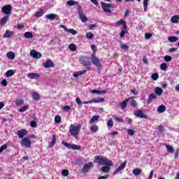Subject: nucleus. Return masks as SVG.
<instances>
[{"mask_svg":"<svg viewBox=\"0 0 179 179\" xmlns=\"http://www.w3.org/2000/svg\"><path fill=\"white\" fill-rule=\"evenodd\" d=\"M46 19H48L49 20H58L59 19V17L57 14H48L45 15Z\"/></svg>","mask_w":179,"mask_h":179,"instance_id":"2eb2a0df","label":"nucleus"},{"mask_svg":"<svg viewBox=\"0 0 179 179\" xmlns=\"http://www.w3.org/2000/svg\"><path fill=\"white\" fill-rule=\"evenodd\" d=\"M125 167H127V161H125L124 162H123L122 164H121L118 168H117L114 171H113V176H115L117 174H118V173H120V171H121V170H124V169H125Z\"/></svg>","mask_w":179,"mask_h":179,"instance_id":"1a4fd4ad","label":"nucleus"},{"mask_svg":"<svg viewBox=\"0 0 179 179\" xmlns=\"http://www.w3.org/2000/svg\"><path fill=\"white\" fill-rule=\"evenodd\" d=\"M94 162L97 163L98 164H102L103 166H114L113 161L100 155L94 157Z\"/></svg>","mask_w":179,"mask_h":179,"instance_id":"f257e3e1","label":"nucleus"},{"mask_svg":"<svg viewBox=\"0 0 179 179\" xmlns=\"http://www.w3.org/2000/svg\"><path fill=\"white\" fill-rule=\"evenodd\" d=\"M13 34H15L14 31L6 30L3 37V38H10V37L13 36Z\"/></svg>","mask_w":179,"mask_h":179,"instance_id":"aec40b11","label":"nucleus"},{"mask_svg":"<svg viewBox=\"0 0 179 179\" xmlns=\"http://www.w3.org/2000/svg\"><path fill=\"white\" fill-rule=\"evenodd\" d=\"M160 69L162 71H166L167 69V64L166 63H162L160 65Z\"/></svg>","mask_w":179,"mask_h":179,"instance_id":"864d4df0","label":"nucleus"},{"mask_svg":"<svg viewBox=\"0 0 179 179\" xmlns=\"http://www.w3.org/2000/svg\"><path fill=\"white\" fill-rule=\"evenodd\" d=\"M15 75V71L13 70H8L6 73V78H10V76H13Z\"/></svg>","mask_w":179,"mask_h":179,"instance_id":"7c9ffc66","label":"nucleus"},{"mask_svg":"<svg viewBox=\"0 0 179 179\" xmlns=\"http://www.w3.org/2000/svg\"><path fill=\"white\" fill-rule=\"evenodd\" d=\"M62 174L64 176V177H68V176H69V171L64 169L62 171Z\"/></svg>","mask_w":179,"mask_h":179,"instance_id":"3c124183","label":"nucleus"},{"mask_svg":"<svg viewBox=\"0 0 179 179\" xmlns=\"http://www.w3.org/2000/svg\"><path fill=\"white\" fill-rule=\"evenodd\" d=\"M131 99H132V97H129V99L123 101V102L120 103L121 110H125V108H127L128 101H129V100H131Z\"/></svg>","mask_w":179,"mask_h":179,"instance_id":"6ab92c4d","label":"nucleus"},{"mask_svg":"<svg viewBox=\"0 0 179 179\" xmlns=\"http://www.w3.org/2000/svg\"><path fill=\"white\" fill-rule=\"evenodd\" d=\"M179 15H174L171 18V22L172 23H178Z\"/></svg>","mask_w":179,"mask_h":179,"instance_id":"c756f323","label":"nucleus"},{"mask_svg":"<svg viewBox=\"0 0 179 179\" xmlns=\"http://www.w3.org/2000/svg\"><path fill=\"white\" fill-rule=\"evenodd\" d=\"M24 103V101L23 99H17L15 101L16 106H22Z\"/></svg>","mask_w":179,"mask_h":179,"instance_id":"603ef678","label":"nucleus"},{"mask_svg":"<svg viewBox=\"0 0 179 179\" xmlns=\"http://www.w3.org/2000/svg\"><path fill=\"white\" fill-rule=\"evenodd\" d=\"M164 61H166V62H170V61H171L172 58L171 56L169 55H166L164 58Z\"/></svg>","mask_w":179,"mask_h":179,"instance_id":"bf43d9fd","label":"nucleus"},{"mask_svg":"<svg viewBox=\"0 0 179 179\" xmlns=\"http://www.w3.org/2000/svg\"><path fill=\"white\" fill-rule=\"evenodd\" d=\"M130 104L131 107H136V106H138L136 101L135 99H133L132 97L131 99H130Z\"/></svg>","mask_w":179,"mask_h":179,"instance_id":"c03bdc74","label":"nucleus"},{"mask_svg":"<svg viewBox=\"0 0 179 179\" xmlns=\"http://www.w3.org/2000/svg\"><path fill=\"white\" fill-rule=\"evenodd\" d=\"M120 48L122 50H128V45H127L126 44H122L120 45Z\"/></svg>","mask_w":179,"mask_h":179,"instance_id":"774afa93","label":"nucleus"},{"mask_svg":"<svg viewBox=\"0 0 179 179\" xmlns=\"http://www.w3.org/2000/svg\"><path fill=\"white\" fill-rule=\"evenodd\" d=\"M126 33H128V29L127 26L122 28V31L120 34V36L121 37V38H124Z\"/></svg>","mask_w":179,"mask_h":179,"instance_id":"b1692460","label":"nucleus"},{"mask_svg":"<svg viewBox=\"0 0 179 179\" xmlns=\"http://www.w3.org/2000/svg\"><path fill=\"white\" fill-rule=\"evenodd\" d=\"M6 148H8V145L6 144L3 145L0 148V153H2V152H3L5 149H6Z\"/></svg>","mask_w":179,"mask_h":179,"instance_id":"052dcab7","label":"nucleus"},{"mask_svg":"<svg viewBox=\"0 0 179 179\" xmlns=\"http://www.w3.org/2000/svg\"><path fill=\"white\" fill-rule=\"evenodd\" d=\"M96 27H98L97 24H93L88 25V29L90 30H94V29H96Z\"/></svg>","mask_w":179,"mask_h":179,"instance_id":"8fccbe9b","label":"nucleus"},{"mask_svg":"<svg viewBox=\"0 0 179 179\" xmlns=\"http://www.w3.org/2000/svg\"><path fill=\"white\" fill-rule=\"evenodd\" d=\"M69 48L71 51H76V45L71 43L69 45Z\"/></svg>","mask_w":179,"mask_h":179,"instance_id":"09e8293b","label":"nucleus"},{"mask_svg":"<svg viewBox=\"0 0 179 179\" xmlns=\"http://www.w3.org/2000/svg\"><path fill=\"white\" fill-rule=\"evenodd\" d=\"M21 145L27 148H31V142L29 138H24L21 141Z\"/></svg>","mask_w":179,"mask_h":179,"instance_id":"0eeeda50","label":"nucleus"},{"mask_svg":"<svg viewBox=\"0 0 179 179\" xmlns=\"http://www.w3.org/2000/svg\"><path fill=\"white\" fill-rule=\"evenodd\" d=\"M43 15H44V11L43 10H40L35 13L36 17H41Z\"/></svg>","mask_w":179,"mask_h":179,"instance_id":"ea45409f","label":"nucleus"},{"mask_svg":"<svg viewBox=\"0 0 179 179\" xmlns=\"http://www.w3.org/2000/svg\"><path fill=\"white\" fill-rule=\"evenodd\" d=\"M1 86H3L4 87H6V86H8V81H6V79H3L1 82Z\"/></svg>","mask_w":179,"mask_h":179,"instance_id":"13d9d810","label":"nucleus"},{"mask_svg":"<svg viewBox=\"0 0 179 179\" xmlns=\"http://www.w3.org/2000/svg\"><path fill=\"white\" fill-rule=\"evenodd\" d=\"M80 62L84 66H90V65H92V62L89 60V57H81L80 58Z\"/></svg>","mask_w":179,"mask_h":179,"instance_id":"423d86ee","label":"nucleus"},{"mask_svg":"<svg viewBox=\"0 0 179 179\" xmlns=\"http://www.w3.org/2000/svg\"><path fill=\"white\" fill-rule=\"evenodd\" d=\"M101 6L106 13H108V16L111 15V9H114V3H108L106 2H101Z\"/></svg>","mask_w":179,"mask_h":179,"instance_id":"7ed1b4c3","label":"nucleus"},{"mask_svg":"<svg viewBox=\"0 0 179 179\" xmlns=\"http://www.w3.org/2000/svg\"><path fill=\"white\" fill-rule=\"evenodd\" d=\"M148 3H149V0H143L144 12H148Z\"/></svg>","mask_w":179,"mask_h":179,"instance_id":"79ce46f5","label":"nucleus"},{"mask_svg":"<svg viewBox=\"0 0 179 179\" xmlns=\"http://www.w3.org/2000/svg\"><path fill=\"white\" fill-rule=\"evenodd\" d=\"M71 110V106H65L63 108V111H69Z\"/></svg>","mask_w":179,"mask_h":179,"instance_id":"69168bd1","label":"nucleus"},{"mask_svg":"<svg viewBox=\"0 0 179 179\" xmlns=\"http://www.w3.org/2000/svg\"><path fill=\"white\" fill-rule=\"evenodd\" d=\"M81 128L82 125L80 124H78L77 126L71 124L69 132L72 136H74L76 139H78V136L79 135V132H80Z\"/></svg>","mask_w":179,"mask_h":179,"instance_id":"f03ea898","label":"nucleus"},{"mask_svg":"<svg viewBox=\"0 0 179 179\" xmlns=\"http://www.w3.org/2000/svg\"><path fill=\"white\" fill-rule=\"evenodd\" d=\"M86 38H87V40H92V38H94V34L92 32H87L85 35Z\"/></svg>","mask_w":179,"mask_h":179,"instance_id":"4c0bfd02","label":"nucleus"},{"mask_svg":"<svg viewBox=\"0 0 179 179\" xmlns=\"http://www.w3.org/2000/svg\"><path fill=\"white\" fill-rule=\"evenodd\" d=\"M30 127H31V128H36V127H37V123L35 121H31L30 122Z\"/></svg>","mask_w":179,"mask_h":179,"instance_id":"e2e57ef3","label":"nucleus"},{"mask_svg":"<svg viewBox=\"0 0 179 179\" xmlns=\"http://www.w3.org/2000/svg\"><path fill=\"white\" fill-rule=\"evenodd\" d=\"M61 116H59V115H57V116H56L55 117V122L56 123V124H59V122H61Z\"/></svg>","mask_w":179,"mask_h":179,"instance_id":"5fc2aeb1","label":"nucleus"},{"mask_svg":"<svg viewBox=\"0 0 179 179\" xmlns=\"http://www.w3.org/2000/svg\"><path fill=\"white\" fill-rule=\"evenodd\" d=\"M10 10H12V6L10 5H6L1 8V12L5 15H10Z\"/></svg>","mask_w":179,"mask_h":179,"instance_id":"9b49d317","label":"nucleus"},{"mask_svg":"<svg viewBox=\"0 0 179 179\" xmlns=\"http://www.w3.org/2000/svg\"><path fill=\"white\" fill-rule=\"evenodd\" d=\"M78 13L79 15V17L83 23H86V21L87 20V17L85 15V13H83V10H82V6L80 5L78 6Z\"/></svg>","mask_w":179,"mask_h":179,"instance_id":"39448f33","label":"nucleus"},{"mask_svg":"<svg viewBox=\"0 0 179 179\" xmlns=\"http://www.w3.org/2000/svg\"><path fill=\"white\" fill-rule=\"evenodd\" d=\"M121 24L122 25V27H127V22L124 20H120L116 22L114 24V26H121Z\"/></svg>","mask_w":179,"mask_h":179,"instance_id":"4be33fe9","label":"nucleus"},{"mask_svg":"<svg viewBox=\"0 0 179 179\" xmlns=\"http://www.w3.org/2000/svg\"><path fill=\"white\" fill-rule=\"evenodd\" d=\"M30 55H31V57H33V58H36L37 59H38L41 57V53H40L34 50H32L30 52Z\"/></svg>","mask_w":179,"mask_h":179,"instance_id":"4468645a","label":"nucleus"},{"mask_svg":"<svg viewBox=\"0 0 179 179\" xmlns=\"http://www.w3.org/2000/svg\"><path fill=\"white\" fill-rule=\"evenodd\" d=\"M113 118L116 122H124V119H122V117L118 115H115Z\"/></svg>","mask_w":179,"mask_h":179,"instance_id":"a878e982","label":"nucleus"},{"mask_svg":"<svg viewBox=\"0 0 179 179\" xmlns=\"http://www.w3.org/2000/svg\"><path fill=\"white\" fill-rule=\"evenodd\" d=\"M169 41L171 43H176V41H178V38L176 36H169L168 38Z\"/></svg>","mask_w":179,"mask_h":179,"instance_id":"e433bc0d","label":"nucleus"},{"mask_svg":"<svg viewBox=\"0 0 179 179\" xmlns=\"http://www.w3.org/2000/svg\"><path fill=\"white\" fill-rule=\"evenodd\" d=\"M27 78H29V79H35L37 80V79L40 78V75L37 73H30L27 75Z\"/></svg>","mask_w":179,"mask_h":179,"instance_id":"dca6fc26","label":"nucleus"},{"mask_svg":"<svg viewBox=\"0 0 179 179\" xmlns=\"http://www.w3.org/2000/svg\"><path fill=\"white\" fill-rule=\"evenodd\" d=\"M155 94L157 96H162L163 94V90L160 87H157L155 90Z\"/></svg>","mask_w":179,"mask_h":179,"instance_id":"393cba45","label":"nucleus"},{"mask_svg":"<svg viewBox=\"0 0 179 179\" xmlns=\"http://www.w3.org/2000/svg\"><path fill=\"white\" fill-rule=\"evenodd\" d=\"M127 132L128 135H130V136H134V134H135V131L132 129H127Z\"/></svg>","mask_w":179,"mask_h":179,"instance_id":"49530a36","label":"nucleus"},{"mask_svg":"<svg viewBox=\"0 0 179 179\" xmlns=\"http://www.w3.org/2000/svg\"><path fill=\"white\" fill-rule=\"evenodd\" d=\"M67 5H69V6H75V5H78V1L74 0H69L67 1Z\"/></svg>","mask_w":179,"mask_h":179,"instance_id":"c9c22d12","label":"nucleus"},{"mask_svg":"<svg viewBox=\"0 0 179 179\" xmlns=\"http://www.w3.org/2000/svg\"><path fill=\"white\" fill-rule=\"evenodd\" d=\"M92 168H93V162H88L84 165L82 171L83 173H87Z\"/></svg>","mask_w":179,"mask_h":179,"instance_id":"f8f14e48","label":"nucleus"},{"mask_svg":"<svg viewBox=\"0 0 179 179\" xmlns=\"http://www.w3.org/2000/svg\"><path fill=\"white\" fill-rule=\"evenodd\" d=\"M76 101L78 106H82V101L79 97H77Z\"/></svg>","mask_w":179,"mask_h":179,"instance_id":"0e129e2a","label":"nucleus"},{"mask_svg":"<svg viewBox=\"0 0 179 179\" xmlns=\"http://www.w3.org/2000/svg\"><path fill=\"white\" fill-rule=\"evenodd\" d=\"M103 101H104V99L103 98H94L92 99H91L90 101H84L83 104H92L93 103H103Z\"/></svg>","mask_w":179,"mask_h":179,"instance_id":"6e6552de","label":"nucleus"},{"mask_svg":"<svg viewBox=\"0 0 179 179\" xmlns=\"http://www.w3.org/2000/svg\"><path fill=\"white\" fill-rule=\"evenodd\" d=\"M55 143H57V137L55 136V134H53L52 141L50 143V148H54Z\"/></svg>","mask_w":179,"mask_h":179,"instance_id":"bb28decb","label":"nucleus"},{"mask_svg":"<svg viewBox=\"0 0 179 179\" xmlns=\"http://www.w3.org/2000/svg\"><path fill=\"white\" fill-rule=\"evenodd\" d=\"M92 62L95 66L98 67V69L101 68V64L100 63V60L97 58V57L93 55L92 58Z\"/></svg>","mask_w":179,"mask_h":179,"instance_id":"9d476101","label":"nucleus"},{"mask_svg":"<svg viewBox=\"0 0 179 179\" xmlns=\"http://www.w3.org/2000/svg\"><path fill=\"white\" fill-rule=\"evenodd\" d=\"M157 97V96L154 93L150 94L147 99V104H150Z\"/></svg>","mask_w":179,"mask_h":179,"instance_id":"412c9836","label":"nucleus"},{"mask_svg":"<svg viewBox=\"0 0 179 179\" xmlns=\"http://www.w3.org/2000/svg\"><path fill=\"white\" fill-rule=\"evenodd\" d=\"M62 143L65 146V148H67V149H71L72 150H80V149H82L80 145L76 144L68 143L65 141H62Z\"/></svg>","mask_w":179,"mask_h":179,"instance_id":"20e7f679","label":"nucleus"},{"mask_svg":"<svg viewBox=\"0 0 179 179\" xmlns=\"http://www.w3.org/2000/svg\"><path fill=\"white\" fill-rule=\"evenodd\" d=\"M24 37H25V38H33V34L31 32H25L24 34Z\"/></svg>","mask_w":179,"mask_h":179,"instance_id":"58836bf2","label":"nucleus"},{"mask_svg":"<svg viewBox=\"0 0 179 179\" xmlns=\"http://www.w3.org/2000/svg\"><path fill=\"white\" fill-rule=\"evenodd\" d=\"M142 173V169H134L133 170V174L134 176H139Z\"/></svg>","mask_w":179,"mask_h":179,"instance_id":"473e14b6","label":"nucleus"},{"mask_svg":"<svg viewBox=\"0 0 179 179\" xmlns=\"http://www.w3.org/2000/svg\"><path fill=\"white\" fill-rule=\"evenodd\" d=\"M166 106L164 105H161L158 107L157 108V112L159 113H164V111H166Z\"/></svg>","mask_w":179,"mask_h":179,"instance_id":"c85d7f7f","label":"nucleus"},{"mask_svg":"<svg viewBox=\"0 0 179 179\" xmlns=\"http://www.w3.org/2000/svg\"><path fill=\"white\" fill-rule=\"evenodd\" d=\"M114 126V122H113V119H110L108 122H107V127L108 128H111V127Z\"/></svg>","mask_w":179,"mask_h":179,"instance_id":"de8ad7c7","label":"nucleus"},{"mask_svg":"<svg viewBox=\"0 0 179 179\" xmlns=\"http://www.w3.org/2000/svg\"><path fill=\"white\" fill-rule=\"evenodd\" d=\"M29 108L28 106H24L22 108L19 109L20 113H24V111L27 110V109Z\"/></svg>","mask_w":179,"mask_h":179,"instance_id":"6e6d98bb","label":"nucleus"},{"mask_svg":"<svg viewBox=\"0 0 179 179\" xmlns=\"http://www.w3.org/2000/svg\"><path fill=\"white\" fill-rule=\"evenodd\" d=\"M7 57L8 59H15V52H7Z\"/></svg>","mask_w":179,"mask_h":179,"instance_id":"f704fd0d","label":"nucleus"},{"mask_svg":"<svg viewBox=\"0 0 179 179\" xmlns=\"http://www.w3.org/2000/svg\"><path fill=\"white\" fill-rule=\"evenodd\" d=\"M152 80H157L159 79V74L157 73H154L151 76Z\"/></svg>","mask_w":179,"mask_h":179,"instance_id":"4d7b16f0","label":"nucleus"},{"mask_svg":"<svg viewBox=\"0 0 179 179\" xmlns=\"http://www.w3.org/2000/svg\"><path fill=\"white\" fill-rule=\"evenodd\" d=\"M8 20H9V16H5L2 19L0 20V26H3L8 23Z\"/></svg>","mask_w":179,"mask_h":179,"instance_id":"5701e85b","label":"nucleus"},{"mask_svg":"<svg viewBox=\"0 0 179 179\" xmlns=\"http://www.w3.org/2000/svg\"><path fill=\"white\" fill-rule=\"evenodd\" d=\"M32 99L34 100H38V99H40V94L36 92L32 93Z\"/></svg>","mask_w":179,"mask_h":179,"instance_id":"a18cd8bd","label":"nucleus"},{"mask_svg":"<svg viewBox=\"0 0 179 179\" xmlns=\"http://www.w3.org/2000/svg\"><path fill=\"white\" fill-rule=\"evenodd\" d=\"M67 33H71L73 36H76V34H78V31L74 29H67Z\"/></svg>","mask_w":179,"mask_h":179,"instance_id":"37998d69","label":"nucleus"},{"mask_svg":"<svg viewBox=\"0 0 179 179\" xmlns=\"http://www.w3.org/2000/svg\"><path fill=\"white\" fill-rule=\"evenodd\" d=\"M157 129L159 131V132L160 133H163L164 132V128L163 127V126H159Z\"/></svg>","mask_w":179,"mask_h":179,"instance_id":"680f3d73","label":"nucleus"},{"mask_svg":"<svg viewBox=\"0 0 179 179\" xmlns=\"http://www.w3.org/2000/svg\"><path fill=\"white\" fill-rule=\"evenodd\" d=\"M90 131L92 132H97L99 131V127L96 124H93L90 128Z\"/></svg>","mask_w":179,"mask_h":179,"instance_id":"72a5a7b5","label":"nucleus"},{"mask_svg":"<svg viewBox=\"0 0 179 179\" xmlns=\"http://www.w3.org/2000/svg\"><path fill=\"white\" fill-rule=\"evenodd\" d=\"M134 115L138 118H148V116L143 113V111L141 110H137L134 111Z\"/></svg>","mask_w":179,"mask_h":179,"instance_id":"ddd939ff","label":"nucleus"},{"mask_svg":"<svg viewBox=\"0 0 179 179\" xmlns=\"http://www.w3.org/2000/svg\"><path fill=\"white\" fill-rule=\"evenodd\" d=\"M113 166H107L106 165L105 166L101 167V171L103 173H108V171H110V167H113Z\"/></svg>","mask_w":179,"mask_h":179,"instance_id":"cd10ccee","label":"nucleus"},{"mask_svg":"<svg viewBox=\"0 0 179 179\" xmlns=\"http://www.w3.org/2000/svg\"><path fill=\"white\" fill-rule=\"evenodd\" d=\"M44 68H52L54 66V63L51 59H48L46 62L43 64Z\"/></svg>","mask_w":179,"mask_h":179,"instance_id":"a211bd4d","label":"nucleus"},{"mask_svg":"<svg viewBox=\"0 0 179 179\" xmlns=\"http://www.w3.org/2000/svg\"><path fill=\"white\" fill-rule=\"evenodd\" d=\"M27 134V130L26 129H22L17 131V135L18 136V138L22 139L25 135Z\"/></svg>","mask_w":179,"mask_h":179,"instance_id":"f3484780","label":"nucleus"},{"mask_svg":"<svg viewBox=\"0 0 179 179\" xmlns=\"http://www.w3.org/2000/svg\"><path fill=\"white\" fill-rule=\"evenodd\" d=\"M131 93H132V94H134V96L138 95V91L136 90V89L131 90Z\"/></svg>","mask_w":179,"mask_h":179,"instance_id":"338daca9","label":"nucleus"},{"mask_svg":"<svg viewBox=\"0 0 179 179\" xmlns=\"http://www.w3.org/2000/svg\"><path fill=\"white\" fill-rule=\"evenodd\" d=\"M168 153H174V148L171 145H166Z\"/></svg>","mask_w":179,"mask_h":179,"instance_id":"a19ab883","label":"nucleus"},{"mask_svg":"<svg viewBox=\"0 0 179 179\" xmlns=\"http://www.w3.org/2000/svg\"><path fill=\"white\" fill-rule=\"evenodd\" d=\"M99 121V115H94L90 121V124H94Z\"/></svg>","mask_w":179,"mask_h":179,"instance_id":"2f4dec72","label":"nucleus"}]
</instances>
